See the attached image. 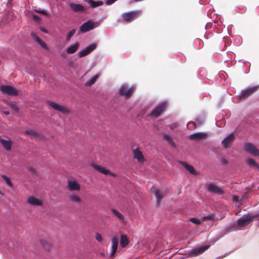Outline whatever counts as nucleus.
<instances>
[{"mask_svg":"<svg viewBox=\"0 0 259 259\" xmlns=\"http://www.w3.org/2000/svg\"><path fill=\"white\" fill-rule=\"evenodd\" d=\"M25 134L29 136L31 139H39L41 138L42 136L40 134L34 130H28L25 132Z\"/></svg>","mask_w":259,"mask_h":259,"instance_id":"22","label":"nucleus"},{"mask_svg":"<svg viewBox=\"0 0 259 259\" xmlns=\"http://www.w3.org/2000/svg\"><path fill=\"white\" fill-rule=\"evenodd\" d=\"M207 137V134L205 133L198 132L192 134L190 136V139L198 141L205 139Z\"/></svg>","mask_w":259,"mask_h":259,"instance_id":"17","label":"nucleus"},{"mask_svg":"<svg viewBox=\"0 0 259 259\" xmlns=\"http://www.w3.org/2000/svg\"><path fill=\"white\" fill-rule=\"evenodd\" d=\"M86 2H88L93 8L102 6L103 4V2L100 1H94L93 0H86Z\"/></svg>","mask_w":259,"mask_h":259,"instance_id":"27","label":"nucleus"},{"mask_svg":"<svg viewBox=\"0 0 259 259\" xmlns=\"http://www.w3.org/2000/svg\"><path fill=\"white\" fill-rule=\"evenodd\" d=\"M91 166L95 169H96V170H97L98 171H99L102 174H103L106 175H111L113 177L116 176V175L114 174L111 172L109 170L105 168L104 167H103L100 165H97L94 163H92Z\"/></svg>","mask_w":259,"mask_h":259,"instance_id":"9","label":"nucleus"},{"mask_svg":"<svg viewBox=\"0 0 259 259\" xmlns=\"http://www.w3.org/2000/svg\"><path fill=\"white\" fill-rule=\"evenodd\" d=\"M215 216L213 214H209L207 215L204 216L203 217V220H212L213 221L214 220Z\"/></svg>","mask_w":259,"mask_h":259,"instance_id":"36","label":"nucleus"},{"mask_svg":"<svg viewBox=\"0 0 259 259\" xmlns=\"http://www.w3.org/2000/svg\"><path fill=\"white\" fill-rule=\"evenodd\" d=\"M12 3V0H9L8 3V5L10 6Z\"/></svg>","mask_w":259,"mask_h":259,"instance_id":"48","label":"nucleus"},{"mask_svg":"<svg viewBox=\"0 0 259 259\" xmlns=\"http://www.w3.org/2000/svg\"><path fill=\"white\" fill-rule=\"evenodd\" d=\"M142 11L140 10H136L123 13L122 16H137L142 15Z\"/></svg>","mask_w":259,"mask_h":259,"instance_id":"23","label":"nucleus"},{"mask_svg":"<svg viewBox=\"0 0 259 259\" xmlns=\"http://www.w3.org/2000/svg\"><path fill=\"white\" fill-rule=\"evenodd\" d=\"M247 163L251 166H254L259 168V165L252 159H248L247 161Z\"/></svg>","mask_w":259,"mask_h":259,"instance_id":"34","label":"nucleus"},{"mask_svg":"<svg viewBox=\"0 0 259 259\" xmlns=\"http://www.w3.org/2000/svg\"><path fill=\"white\" fill-rule=\"evenodd\" d=\"M128 244V240L125 235H122L120 238V245L122 247H125Z\"/></svg>","mask_w":259,"mask_h":259,"instance_id":"29","label":"nucleus"},{"mask_svg":"<svg viewBox=\"0 0 259 259\" xmlns=\"http://www.w3.org/2000/svg\"><path fill=\"white\" fill-rule=\"evenodd\" d=\"M154 194L157 199V204L159 205L161 200L165 196V193L157 189L155 191Z\"/></svg>","mask_w":259,"mask_h":259,"instance_id":"24","label":"nucleus"},{"mask_svg":"<svg viewBox=\"0 0 259 259\" xmlns=\"http://www.w3.org/2000/svg\"><path fill=\"white\" fill-rule=\"evenodd\" d=\"M258 216V214L255 215L248 214L247 215H244L243 217L237 220V225L240 227H244L249 224L253 219L257 218Z\"/></svg>","mask_w":259,"mask_h":259,"instance_id":"2","label":"nucleus"},{"mask_svg":"<svg viewBox=\"0 0 259 259\" xmlns=\"http://www.w3.org/2000/svg\"><path fill=\"white\" fill-rule=\"evenodd\" d=\"M27 202L34 206H41L42 205V201L33 196H30L28 198Z\"/></svg>","mask_w":259,"mask_h":259,"instance_id":"20","label":"nucleus"},{"mask_svg":"<svg viewBox=\"0 0 259 259\" xmlns=\"http://www.w3.org/2000/svg\"><path fill=\"white\" fill-rule=\"evenodd\" d=\"M209 245H205L203 246H200L198 248H194L190 251L189 256H196L198 255L207 250L209 248Z\"/></svg>","mask_w":259,"mask_h":259,"instance_id":"8","label":"nucleus"},{"mask_svg":"<svg viewBox=\"0 0 259 259\" xmlns=\"http://www.w3.org/2000/svg\"><path fill=\"white\" fill-rule=\"evenodd\" d=\"M96 48V45L95 44H92L87 47L83 50H82L79 52L78 55L79 57L81 58L84 57L88 54H89L91 52H92L93 50H94Z\"/></svg>","mask_w":259,"mask_h":259,"instance_id":"12","label":"nucleus"},{"mask_svg":"<svg viewBox=\"0 0 259 259\" xmlns=\"http://www.w3.org/2000/svg\"><path fill=\"white\" fill-rule=\"evenodd\" d=\"M135 88L132 87L128 88L127 85L124 84L120 87L119 90V95L124 97L126 99H129L135 92Z\"/></svg>","mask_w":259,"mask_h":259,"instance_id":"1","label":"nucleus"},{"mask_svg":"<svg viewBox=\"0 0 259 259\" xmlns=\"http://www.w3.org/2000/svg\"><path fill=\"white\" fill-rule=\"evenodd\" d=\"M163 138L166 140L167 141V142H168L169 143H170V142H171L172 141V139L170 137V136L168 135H166V134H164L163 135Z\"/></svg>","mask_w":259,"mask_h":259,"instance_id":"40","label":"nucleus"},{"mask_svg":"<svg viewBox=\"0 0 259 259\" xmlns=\"http://www.w3.org/2000/svg\"><path fill=\"white\" fill-rule=\"evenodd\" d=\"M35 12L39 13V14H42V15H47L48 14H47V12L46 11L44 10H40V9H39V10H36V9H35L34 10Z\"/></svg>","mask_w":259,"mask_h":259,"instance_id":"41","label":"nucleus"},{"mask_svg":"<svg viewBox=\"0 0 259 259\" xmlns=\"http://www.w3.org/2000/svg\"><path fill=\"white\" fill-rule=\"evenodd\" d=\"M47 103L54 110L59 111L64 114H68L70 112V110L64 106L50 101H47Z\"/></svg>","mask_w":259,"mask_h":259,"instance_id":"3","label":"nucleus"},{"mask_svg":"<svg viewBox=\"0 0 259 259\" xmlns=\"http://www.w3.org/2000/svg\"><path fill=\"white\" fill-rule=\"evenodd\" d=\"M40 30H41V31H42V32H44L48 33V30H47L46 28H44V27H40Z\"/></svg>","mask_w":259,"mask_h":259,"instance_id":"44","label":"nucleus"},{"mask_svg":"<svg viewBox=\"0 0 259 259\" xmlns=\"http://www.w3.org/2000/svg\"><path fill=\"white\" fill-rule=\"evenodd\" d=\"M134 157L137 159L140 163H143L145 161V158L139 148H136L133 150Z\"/></svg>","mask_w":259,"mask_h":259,"instance_id":"14","label":"nucleus"},{"mask_svg":"<svg viewBox=\"0 0 259 259\" xmlns=\"http://www.w3.org/2000/svg\"><path fill=\"white\" fill-rule=\"evenodd\" d=\"M95 237L96 240L99 242H101L102 240V237L99 233H96Z\"/></svg>","mask_w":259,"mask_h":259,"instance_id":"42","label":"nucleus"},{"mask_svg":"<svg viewBox=\"0 0 259 259\" xmlns=\"http://www.w3.org/2000/svg\"><path fill=\"white\" fill-rule=\"evenodd\" d=\"M0 143L7 151H10L12 148V141L10 140H5L4 139H0Z\"/></svg>","mask_w":259,"mask_h":259,"instance_id":"21","label":"nucleus"},{"mask_svg":"<svg viewBox=\"0 0 259 259\" xmlns=\"http://www.w3.org/2000/svg\"><path fill=\"white\" fill-rule=\"evenodd\" d=\"M189 221L196 225H200L201 223L199 219H196L195 218H191L189 219Z\"/></svg>","mask_w":259,"mask_h":259,"instance_id":"38","label":"nucleus"},{"mask_svg":"<svg viewBox=\"0 0 259 259\" xmlns=\"http://www.w3.org/2000/svg\"><path fill=\"white\" fill-rule=\"evenodd\" d=\"M98 77V75H96L94 76H93L89 81L86 82V85L91 86L95 83Z\"/></svg>","mask_w":259,"mask_h":259,"instance_id":"35","label":"nucleus"},{"mask_svg":"<svg viewBox=\"0 0 259 259\" xmlns=\"http://www.w3.org/2000/svg\"><path fill=\"white\" fill-rule=\"evenodd\" d=\"M207 189L209 192L219 195H222L224 193V191L221 188L213 184L207 185Z\"/></svg>","mask_w":259,"mask_h":259,"instance_id":"10","label":"nucleus"},{"mask_svg":"<svg viewBox=\"0 0 259 259\" xmlns=\"http://www.w3.org/2000/svg\"><path fill=\"white\" fill-rule=\"evenodd\" d=\"M235 137L233 133L230 134L222 141V143L226 148L230 147L231 143L234 141Z\"/></svg>","mask_w":259,"mask_h":259,"instance_id":"13","label":"nucleus"},{"mask_svg":"<svg viewBox=\"0 0 259 259\" xmlns=\"http://www.w3.org/2000/svg\"><path fill=\"white\" fill-rule=\"evenodd\" d=\"M112 212L116 217H117L120 220L122 221V222L124 220V218L123 215L119 212H118L117 210H116L115 209H112Z\"/></svg>","mask_w":259,"mask_h":259,"instance_id":"31","label":"nucleus"},{"mask_svg":"<svg viewBox=\"0 0 259 259\" xmlns=\"http://www.w3.org/2000/svg\"><path fill=\"white\" fill-rule=\"evenodd\" d=\"M15 46H16V44H15V43L14 42V46H13V47H14V48H15Z\"/></svg>","mask_w":259,"mask_h":259,"instance_id":"52","label":"nucleus"},{"mask_svg":"<svg viewBox=\"0 0 259 259\" xmlns=\"http://www.w3.org/2000/svg\"><path fill=\"white\" fill-rule=\"evenodd\" d=\"M40 244L47 250H50L52 245L50 242L47 240L42 239L39 241Z\"/></svg>","mask_w":259,"mask_h":259,"instance_id":"28","label":"nucleus"},{"mask_svg":"<svg viewBox=\"0 0 259 259\" xmlns=\"http://www.w3.org/2000/svg\"><path fill=\"white\" fill-rule=\"evenodd\" d=\"M13 41H14V40L13 39H11L10 41V42L13 44Z\"/></svg>","mask_w":259,"mask_h":259,"instance_id":"50","label":"nucleus"},{"mask_svg":"<svg viewBox=\"0 0 259 259\" xmlns=\"http://www.w3.org/2000/svg\"><path fill=\"white\" fill-rule=\"evenodd\" d=\"M244 150L254 156L259 157V150L251 143H246L244 145Z\"/></svg>","mask_w":259,"mask_h":259,"instance_id":"6","label":"nucleus"},{"mask_svg":"<svg viewBox=\"0 0 259 259\" xmlns=\"http://www.w3.org/2000/svg\"><path fill=\"white\" fill-rule=\"evenodd\" d=\"M68 188L70 191H79L80 186L75 181H69Z\"/></svg>","mask_w":259,"mask_h":259,"instance_id":"19","label":"nucleus"},{"mask_svg":"<svg viewBox=\"0 0 259 259\" xmlns=\"http://www.w3.org/2000/svg\"><path fill=\"white\" fill-rule=\"evenodd\" d=\"M69 6L72 10L76 12H84L86 11L85 8L80 4L69 3Z\"/></svg>","mask_w":259,"mask_h":259,"instance_id":"15","label":"nucleus"},{"mask_svg":"<svg viewBox=\"0 0 259 259\" xmlns=\"http://www.w3.org/2000/svg\"><path fill=\"white\" fill-rule=\"evenodd\" d=\"M112 250L111 253V256L114 255V254L116 252L118 247V239L116 237H114L112 238Z\"/></svg>","mask_w":259,"mask_h":259,"instance_id":"25","label":"nucleus"},{"mask_svg":"<svg viewBox=\"0 0 259 259\" xmlns=\"http://www.w3.org/2000/svg\"><path fill=\"white\" fill-rule=\"evenodd\" d=\"M223 162L225 164H227L228 161L226 159H223Z\"/></svg>","mask_w":259,"mask_h":259,"instance_id":"49","label":"nucleus"},{"mask_svg":"<svg viewBox=\"0 0 259 259\" xmlns=\"http://www.w3.org/2000/svg\"><path fill=\"white\" fill-rule=\"evenodd\" d=\"M75 29H73L71 30H70L67 34V35L66 37V40H70L71 37L75 34Z\"/></svg>","mask_w":259,"mask_h":259,"instance_id":"37","label":"nucleus"},{"mask_svg":"<svg viewBox=\"0 0 259 259\" xmlns=\"http://www.w3.org/2000/svg\"><path fill=\"white\" fill-rule=\"evenodd\" d=\"M0 194L2 195V193H1V192L0 191Z\"/></svg>","mask_w":259,"mask_h":259,"instance_id":"55","label":"nucleus"},{"mask_svg":"<svg viewBox=\"0 0 259 259\" xmlns=\"http://www.w3.org/2000/svg\"><path fill=\"white\" fill-rule=\"evenodd\" d=\"M30 170H31L32 172H34V171H35L34 169L33 168H30Z\"/></svg>","mask_w":259,"mask_h":259,"instance_id":"51","label":"nucleus"},{"mask_svg":"<svg viewBox=\"0 0 259 259\" xmlns=\"http://www.w3.org/2000/svg\"><path fill=\"white\" fill-rule=\"evenodd\" d=\"M180 163L182 166H183L191 174L194 175H198L199 174L198 171L195 170L194 167L193 166L188 164L187 162L181 161H180Z\"/></svg>","mask_w":259,"mask_h":259,"instance_id":"16","label":"nucleus"},{"mask_svg":"<svg viewBox=\"0 0 259 259\" xmlns=\"http://www.w3.org/2000/svg\"><path fill=\"white\" fill-rule=\"evenodd\" d=\"M214 22L215 23L217 22V21H216V20H215L214 21Z\"/></svg>","mask_w":259,"mask_h":259,"instance_id":"54","label":"nucleus"},{"mask_svg":"<svg viewBox=\"0 0 259 259\" xmlns=\"http://www.w3.org/2000/svg\"><path fill=\"white\" fill-rule=\"evenodd\" d=\"M233 200L234 202H237L239 200V197L237 196H234Z\"/></svg>","mask_w":259,"mask_h":259,"instance_id":"43","label":"nucleus"},{"mask_svg":"<svg viewBox=\"0 0 259 259\" xmlns=\"http://www.w3.org/2000/svg\"><path fill=\"white\" fill-rule=\"evenodd\" d=\"M36 22H38L40 20V17H33Z\"/></svg>","mask_w":259,"mask_h":259,"instance_id":"45","label":"nucleus"},{"mask_svg":"<svg viewBox=\"0 0 259 259\" xmlns=\"http://www.w3.org/2000/svg\"><path fill=\"white\" fill-rule=\"evenodd\" d=\"M94 28V23L91 21H88L83 23L80 27V31L82 32H86Z\"/></svg>","mask_w":259,"mask_h":259,"instance_id":"11","label":"nucleus"},{"mask_svg":"<svg viewBox=\"0 0 259 259\" xmlns=\"http://www.w3.org/2000/svg\"><path fill=\"white\" fill-rule=\"evenodd\" d=\"M258 88V87L255 86L243 90L239 96L240 99H242L247 98L255 92L257 90Z\"/></svg>","mask_w":259,"mask_h":259,"instance_id":"7","label":"nucleus"},{"mask_svg":"<svg viewBox=\"0 0 259 259\" xmlns=\"http://www.w3.org/2000/svg\"><path fill=\"white\" fill-rule=\"evenodd\" d=\"M166 107V104L165 102L159 104L149 114V116L157 118L165 110Z\"/></svg>","mask_w":259,"mask_h":259,"instance_id":"5","label":"nucleus"},{"mask_svg":"<svg viewBox=\"0 0 259 259\" xmlns=\"http://www.w3.org/2000/svg\"><path fill=\"white\" fill-rule=\"evenodd\" d=\"M32 16L35 17V16H37L35 15H33Z\"/></svg>","mask_w":259,"mask_h":259,"instance_id":"53","label":"nucleus"},{"mask_svg":"<svg viewBox=\"0 0 259 259\" xmlns=\"http://www.w3.org/2000/svg\"><path fill=\"white\" fill-rule=\"evenodd\" d=\"M69 199L70 201L77 203H80L81 202V198L75 194L70 195Z\"/></svg>","mask_w":259,"mask_h":259,"instance_id":"30","label":"nucleus"},{"mask_svg":"<svg viewBox=\"0 0 259 259\" xmlns=\"http://www.w3.org/2000/svg\"><path fill=\"white\" fill-rule=\"evenodd\" d=\"M31 36L43 49L46 50H49V48L45 42H44L35 33H32L31 34Z\"/></svg>","mask_w":259,"mask_h":259,"instance_id":"18","label":"nucleus"},{"mask_svg":"<svg viewBox=\"0 0 259 259\" xmlns=\"http://www.w3.org/2000/svg\"><path fill=\"white\" fill-rule=\"evenodd\" d=\"M170 143L171 144V146L174 147H176V144L175 143L172 141V140L171 141V142H170Z\"/></svg>","mask_w":259,"mask_h":259,"instance_id":"46","label":"nucleus"},{"mask_svg":"<svg viewBox=\"0 0 259 259\" xmlns=\"http://www.w3.org/2000/svg\"><path fill=\"white\" fill-rule=\"evenodd\" d=\"M4 102L9 105L14 111H16V102L13 101L9 102L7 100H4Z\"/></svg>","mask_w":259,"mask_h":259,"instance_id":"33","label":"nucleus"},{"mask_svg":"<svg viewBox=\"0 0 259 259\" xmlns=\"http://www.w3.org/2000/svg\"><path fill=\"white\" fill-rule=\"evenodd\" d=\"M0 91L6 95L16 96V89L11 85H1Z\"/></svg>","mask_w":259,"mask_h":259,"instance_id":"4","label":"nucleus"},{"mask_svg":"<svg viewBox=\"0 0 259 259\" xmlns=\"http://www.w3.org/2000/svg\"><path fill=\"white\" fill-rule=\"evenodd\" d=\"M2 177L5 180L8 186L11 188L13 187V184L11 182V179L8 176L5 175H2Z\"/></svg>","mask_w":259,"mask_h":259,"instance_id":"32","label":"nucleus"},{"mask_svg":"<svg viewBox=\"0 0 259 259\" xmlns=\"http://www.w3.org/2000/svg\"><path fill=\"white\" fill-rule=\"evenodd\" d=\"M135 17H123L121 20V22L123 23H129L134 20Z\"/></svg>","mask_w":259,"mask_h":259,"instance_id":"39","label":"nucleus"},{"mask_svg":"<svg viewBox=\"0 0 259 259\" xmlns=\"http://www.w3.org/2000/svg\"><path fill=\"white\" fill-rule=\"evenodd\" d=\"M4 114L6 115H9L10 114L9 112L8 111H5L4 112Z\"/></svg>","mask_w":259,"mask_h":259,"instance_id":"47","label":"nucleus"},{"mask_svg":"<svg viewBox=\"0 0 259 259\" xmlns=\"http://www.w3.org/2000/svg\"><path fill=\"white\" fill-rule=\"evenodd\" d=\"M79 43L76 42L74 45L68 47L66 50V52L68 54H73L78 49L79 47Z\"/></svg>","mask_w":259,"mask_h":259,"instance_id":"26","label":"nucleus"}]
</instances>
